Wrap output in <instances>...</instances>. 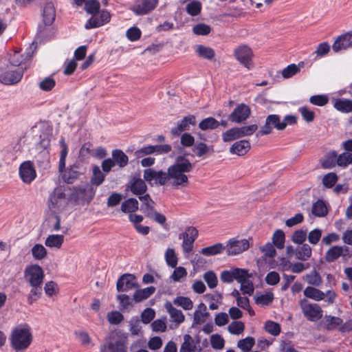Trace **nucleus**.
<instances>
[{"label":"nucleus","mask_w":352,"mask_h":352,"mask_svg":"<svg viewBox=\"0 0 352 352\" xmlns=\"http://www.w3.org/2000/svg\"><path fill=\"white\" fill-rule=\"evenodd\" d=\"M193 164L186 158L179 156L174 164L168 168V186L175 189L186 188L189 184L186 173L193 168Z\"/></svg>","instance_id":"1"},{"label":"nucleus","mask_w":352,"mask_h":352,"mask_svg":"<svg viewBox=\"0 0 352 352\" xmlns=\"http://www.w3.org/2000/svg\"><path fill=\"white\" fill-rule=\"evenodd\" d=\"M31 131L34 137L37 138L36 141L42 148L50 146L52 129L47 124L38 122L32 127Z\"/></svg>","instance_id":"2"},{"label":"nucleus","mask_w":352,"mask_h":352,"mask_svg":"<svg viewBox=\"0 0 352 352\" xmlns=\"http://www.w3.org/2000/svg\"><path fill=\"white\" fill-rule=\"evenodd\" d=\"M257 129L258 126L256 124L250 126L232 128L223 133L222 139L226 142H231L244 136L250 135Z\"/></svg>","instance_id":"3"},{"label":"nucleus","mask_w":352,"mask_h":352,"mask_svg":"<svg viewBox=\"0 0 352 352\" xmlns=\"http://www.w3.org/2000/svg\"><path fill=\"white\" fill-rule=\"evenodd\" d=\"M44 272L41 266L37 264L28 265L25 270V278L30 285H43Z\"/></svg>","instance_id":"4"},{"label":"nucleus","mask_w":352,"mask_h":352,"mask_svg":"<svg viewBox=\"0 0 352 352\" xmlns=\"http://www.w3.org/2000/svg\"><path fill=\"white\" fill-rule=\"evenodd\" d=\"M233 54L240 64L247 69H250L253 67V52L249 46L242 45L236 47L233 51Z\"/></svg>","instance_id":"5"},{"label":"nucleus","mask_w":352,"mask_h":352,"mask_svg":"<svg viewBox=\"0 0 352 352\" xmlns=\"http://www.w3.org/2000/svg\"><path fill=\"white\" fill-rule=\"evenodd\" d=\"M300 306L305 317L309 321H316L322 316V309L318 304L307 303L306 299L300 301Z\"/></svg>","instance_id":"6"},{"label":"nucleus","mask_w":352,"mask_h":352,"mask_svg":"<svg viewBox=\"0 0 352 352\" xmlns=\"http://www.w3.org/2000/svg\"><path fill=\"white\" fill-rule=\"evenodd\" d=\"M144 179L148 183L153 181L154 184L160 186H168V171L155 170L147 168L144 170Z\"/></svg>","instance_id":"7"},{"label":"nucleus","mask_w":352,"mask_h":352,"mask_svg":"<svg viewBox=\"0 0 352 352\" xmlns=\"http://www.w3.org/2000/svg\"><path fill=\"white\" fill-rule=\"evenodd\" d=\"M273 128L279 131H282L285 129V123L282 122L280 116L278 115L272 114L268 116L266 118L265 125L261 128V130L256 135L270 134L272 132Z\"/></svg>","instance_id":"8"},{"label":"nucleus","mask_w":352,"mask_h":352,"mask_svg":"<svg viewBox=\"0 0 352 352\" xmlns=\"http://www.w3.org/2000/svg\"><path fill=\"white\" fill-rule=\"evenodd\" d=\"M198 236V230L195 227H188L185 232L179 234V238L183 239L182 248L184 252H192L193 243Z\"/></svg>","instance_id":"9"},{"label":"nucleus","mask_w":352,"mask_h":352,"mask_svg":"<svg viewBox=\"0 0 352 352\" xmlns=\"http://www.w3.org/2000/svg\"><path fill=\"white\" fill-rule=\"evenodd\" d=\"M41 21L46 24L52 25L56 19V11L54 1H46L40 9Z\"/></svg>","instance_id":"10"},{"label":"nucleus","mask_w":352,"mask_h":352,"mask_svg":"<svg viewBox=\"0 0 352 352\" xmlns=\"http://www.w3.org/2000/svg\"><path fill=\"white\" fill-rule=\"evenodd\" d=\"M225 247L227 254L230 256L236 255L247 250L250 247V244L247 239L238 240L231 239Z\"/></svg>","instance_id":"11"},{"label":"nucleus","mask_w":352,"mask_h":352,"mask_svg":"<svg viewBox=\"0 0 352 352\" xmlns=\"http://www.w3.org/2000/svg\"><path fill=\"white\" fill-rule=\"evenodd\" d=\"M138 287V284L136 282L135 276L130 274H125L121 276L116 284V288L118 292H127Z\"/></svg>","instance_id":"12"},{"label":"nucleus","mask_w":352,"mask_h":352,"mask_svg":"<svg viewBox=\"0 0 352 352\" xmlns=\"http://www.w3.org/2000/svg\"><path fill=\"white\" fill-rule=\"evenodd\" d=\"M158 4V0H138L132 8V10L137 15L146 14Z\"/></svg>","instance_id":"13"},{"label":"nucleus","mask_w":352,"mask_h":352,"mask_svg":"<svg viewBox=\"0 0 352 352\" xmlns=\"http://www.w3.org/2000/svg\"><path fill=\"white\" fill-rule=\"evenodd\" d=\"M22 78V74L16 70L0 69V82L6 85L18 83Z\"/></svg>","instance_id":"14"},{"label":"nucleus","mask_w":352,"mask_h":352,"mask_svg":"<svg viewBox=\"0 0 352 352\" xmlns=\"http://www.w3.org/2000/svg\"><path fill=\"white\" fill-rule=\"evenodd\" d=\"M195 116L190 115L184 117L181 121L178 122L177 125L172 128L170 133L173 136L179 135L183 131L190 129V125H195Z\"/></svg>","instance_id":"15"},{"label":"nucleus","mask_w":352,"mask_h":352,"mask_svg":"<svg viewBox=\"0 0 352 352\" xmlns=\"http://www.w3.org/2000/svg\"><path fill=\"white\" fill-rule=\"evenodd\" d=\"M248 271L241 268H235L232 270H224L221 273L220 278L223 283H230L234 279L238 281L240 278L248 276Z\"/></svg>","instance_id":"16"},{"label":"nucleus","mask_w":352,"mask_h":352,"mask_svg":"<svg viewBox=\"0 0 352 352\" xmlns=\"http://www.w3.org/2000/svg\"><path fill=\"white\" fill-rule=\"evenodd\" d=\"M250 115V107L245 104H241L234 109L229 118L234 122L241 123L245 121Z\"/></svg>","instance_id":"17"},{"label":"nucleus","mask_w":352,"mask_h":352,"mask_svg":"<svg viewBox=\"0 0 352 352\" xmlns=\"http://www.w3.org/2000/svg\"><path fill=\"white\" fill-rule=\"evenodd\" d=\"M52 25L46 24L45 22L41 21L37 28V32L34 41L43 42L52 38L54 32L52 31Z\"/></svg>","instance_id":"18"},{"label":"nucleus","mask_w":352,"mask_h":352,"mask_svg":"<svg viewBox=\"0 0 352 352\" xmlns=\"http://www.w3.org/2000/svg\"><path fill=\"white\" fill-rule=\"evenodd\" d=\"M352 47V32L338 37L333 44L332 49L335 52Z\"/></svg>","instance_id":"19"},{"label":"nucleus","mask_w":352,"mask_h":352,"mask_svg":"<svg viewBox=\"0 0 352 352\" xmlns=\"http://www.w3.org/2000/svg\"><path fill=\"white\" fill-rule=\"evenodd\" d=\"M131 191L136 195L142 196L146 194L147 186L145 182L139 176H133L129 184Z\"/></svg>","instance_id":"20"},{"label":"nucleus","mask_w":352,"mask_h":352,"mask_svg":"<svg viewBox=\"0 0 352 352\" xmlns=\"http://www.w3.org/2000/svg\"><path fill=\"white\" fill-rule=\"evenodd\" d=\"M139 199L142 202L141 210L144 213L147 217H153V210H155V202L151 198L148 194H144L142 196H139Z\"/></svg>","instance_id":"21"},{"label":"nucleus","mask_w":352,"mask_h":352,"mask_svg":"<svg viewBox=\"0 0 352 352\" xmlns=\"http://www.w3.org/2000/svg\"><path fill=\"white\" fill-rule=\"evenodd\" d=\"M250 149V144L246 140H242L234 142L230 148V152L239 156L245 155Z\"/></svg>","instance_id":"22"},{"label":"nucleus","mask_w":352,"mask_h":352,"mask_svg":"<svg viewBox=\"0 0 352 352\" xmlns=\"http://www.w3.org/2000/svg\"><path fill=\"white\" fill-rule=\"evenodd\" d=\"M164 307L169 314L171 320L175 322L177 325L180 324L184 321L185 316L182 311L174 307L170 302H166Z\"/></svg>","instance_id":"23"},{"label":"nucleus","mask_w":352,"mask_h":352,"mask_svg":"<svg viewBox=\"0 0 352 352\" xmlns=\"http://www.w3.org/2000/svg\"><path fill=\"white\" fill-rule=\"evenodd\" d=\"M82 174L80 168L77 165L72 166L63 174V179L67 184H72Z\"/></svg>","instance_id":"24"},{"label":"nucleus","mask_w":352,"mask_h":352,"mask_svg":"<svg viewBox=\"0 0 352 352\" xmlns=\"http://www.w3.org/2000/svg\"><path fill=\"white\" fill-rule=\"evenodd\" d=\"M36 177V172L30 161L23 162V183L30 184Z\"/></svg>","instance_id":"25"},{"label":"nucleus","mask_w":352,"mask_h":352,"mask_svg":"<svg viewBox=\"0 0 352 352\" xmlns=\"http://www.w3.org/2000/svg\"><path fill=\"white\" fill-rule=\"evenodd\" d=\"M10 341L16 351L22 350V326L19 325L12 331Z\"/></svg>","instance_id":"26"},{"label":"nucleus","mask_w":352,"mask_h":352,"mask_svg":"<svg viewBox=\"0 0 352 352\" xmlns=\"http://www.w3.org/2000/svg\"><path fill=\"white\" fill-rule=\"evenodd\" d=\"M301 245V246L296 248L295 257L298 260L306 261L311 256L312 250L307 243Z\"/></svg>","instance_id":"27"},{"label":"nucleus","mask_w":352,"mask_h":352,"mask_svg":"<svg viewBox=\"0 0 352 352\" xmlns=\"http://www.w3.org/2000/svg\"><path fill=\"white\" fill-rule=\"evenodd\" d=\"M155 292V287L153 286H150L142 289H137L133 294V300L135 302H142L149 298Z\"/></svg>","instance_id":"28"},{"label":"nucleus","mask_w":352,"mask_h":352,"mask_svg":"<svg viewBox=\"0 0 352 352\" xmlns=\"http://www.w3.org/2000/svg\"><path fill=\"white\" fill-rule=\"evenodd\" d=\"M209 316L207 312V307L205 304L200 303L198 305L197 309L194 312L193 322L196 324H201L206 320V318Z\"/></svg>","instance_id":"29"},{"label":"nucleus","mask_w":352,"mask_h":352,"mask_svg":"<svg viewBox=\"0 0 352 352\" xmlns=\"http://www.w3.org/2000/svg\"><path fill=\"white\" fill-rule=\"evenodd\" d=\"M65 236L63 234H50L45 241L46 246L60 249L64 242Z\"/></svg>","instance_id":"30"},{"label":"nucleus","mask_w":352,"mask_h":352,"mask_svg":"<svg viewBox=\"0 0 352 352\" xmlns=\"http://www.w3.org/2000/svg\"><path fill=\"white\" fill-rule=\"evenodd\" d=\"M333 107L342 113H350L352 112V100L344 98L337 99L334 102Z\"/></svg>","instance_id":"31"},{"label":"nucleus","mask_w":352,"mask_h":352,"mask_svg":"<svg viewBox=\"0 0 352 352\" xmlns=\"http://www.w3.org/2000/svg\"><path fill=\"white\" fill-rule=\"evenodd\" d=\"M112 159L120 168L125 167L129 163L128 156L120 149H115L112 151Z\"/></svg>","instance_id":"32"},{"label":"nucleus","mask_w":352,"mask_h":352,"mask_svg":"<svg viewBox=\"0 0 352 352\" xmlns=\"http://www.w3.org/2000/svg\"><path fill=\"white\" fill-rule=\"evenodd\" d=\"M303 294L307 298L316 301L322 300L325 297V294L323 292L314 287H306Z\"/></svg>","instance_id":"33"},{"label":"nucleus","mask_w":352,"mask_h":352,"mask_svg":"<svg viewBox=\"0 0 352 352\" xmlns=\"http://www.w3.org/2000/svg\"><path fill=\"white\" fill-rule=\"evenodd\" d=\"M342 320L336 316L326 315L324 318L325 328L328 331H333L342 324Z\"/></svg>","instance_id":"34"},{"label":"nucleus","mask_w":352,"mask_h":352,"mask_svg":"<svg viewBox=\"0 0 352 352\" xmlns=\"http://www.w3.org/2000/svg\"><path fill=\"white\" fill-rule=\"evenodd\" d=\"M195 52L199 56L208 60L213 59L215 56V52L212 48L202 45H197Z\"/></svg>","instance_id":"35"},{"label":"nucleus","mask_w":352,"mask_h":352,"mask_svg":"<svg viewBox=\"0 0 352 352\" xmlns=\"http://www.w3.org/2000/svg\"><path fill=\"white\" fill-rule=\"evenodd\" d=\"M92 171L93 174L90 179L91 184L96 186L101 185L104 181L105 175L98 166H94Z\"/></svg>","instance_id":"36"},{"label":"nucleus","mask_w":352,"mask_h":352,"mask_svg":"<svg viewBox=\"0 0 352 352\" xmlns=\"http://www.w3.org/2000/svg\"><path fill=\"white\" fill-rule=\"evenodd\" d=\"M303 65V62H300L298 65H289L287 67H286L282 70L281 74L283 77L286 79L294 76V75L300 72V67H302Z\"/></svg>","instance_id":"37"},{"label":"nucleus","mask_w":352,"mask_h":352,"mask_svg":"<svg viewBox=\"0 0 352 352\" xmlns=\"http://www.w3.org/2000/svg\"><path fill=\"white\" fill-rule=\"evenodd\" d=\"M225 250L226 247L222 243H219L202 248L200 252L205 256H214L221 253Z\"/></svg>","instance_id":"38"},{"label":"nucleus","mask_w":352,"mask_h":352,"mask_svg":"<svg viewBox=\"0 0 352 352\" xmlns=\"http://www.w3.org/2000/svg\"><path fill=\"white\" fill-rule=\"evenodd\" d=\"M272 243L274 245L279 249L282 250L285 247V232L280 230L278 229L275 230L272 236Z\"/></svg>","instance_id":"39"},{"label":"nucleus","mask_w":352,"mask_h":352,"mask_svg":"<svg viewBox=\"0 0 352 352\" xmlns=\"http://www.w3.org/2000/svg\"><path fill=\"white\" fill-rule=\"evenodd\" d=\"M201 3L197 0H193L188 3L185 8L187 14L191 16H198L201 13Z\"/></svg>","instance_id":"40"},{"label":"nucleus","mask_w":352,"mask_h":352,"mask_svg":"<svg viewBox=\"0 0 352 352\" xmlns=\"http://www.w3.org/2000/svg\"><path fill=\"white\" fill-rule=\"evenodd\" d=\"M249 276H243L238 280V282L241 283V291L244 294L251 296L253 294L254 291V287L252 282L248 280L247 278Z\"/></svg>","instance_id":"41"},{"label":"nucleus","mask_w":352,"mask_h":352,"mask_svg":"<svg viewBox=\"0 0 352 352\" xmlns=\"http://www.w3.org/2000/svg\"><path fill=\"white\" fill-rule=\"evenodd\" d=\"M196 349L194 340L189 334L184 336V342L182 344L179 352H193Z\"/></svg>","instance_id":"42"},{"label":"nucleus","mask_w":352,"mask_h":352,"mask_svg":"<svg viewBox=\"0 0 352 352\" xmlns=\"http://www.w3.org/2000/svg\"><path fill=\"white\" fill-rule=\"evenodd\" d=\"M32 289L27 297V301L29 304H32L39 299L42 295V285H30Z\"/></svg>","instance_id":"43"},{"label":"nucleus","mask_w":352,"mask_h":352,"mask_svg":"<svg viewBox=\"0 0 352 352\" xmlns=\"http://www.w3.org/2000/svg\"><path fill=\"white\" fill-rule=\"evenodd\" d=\"M31 253L35 260L41 261L44 259L47 254L46 248L39 243L35 244L31 250Z\"/></svg>","instance_id":"44"},{"label":"nucleus","mask_w":352,"mask_h":352,"mask_svg":"<svg viewBox=\"0 0 352 352\" xmlns=\"http://www.w3.org/2000/svg\"><path fill=\"white\" fill-rule=\"evenodd\" d=\"M219 126V122L212 117H208L202 120L199 124V127L203 131L213 130Z\"/></svg>","instance_id":"45"},{"label":"nucleus","mask_w":352,"mask_h":352,"mask_svg":"<svg viewBox=\"0 0 352 352\" xmlns=\"http://www.w3.org/2000/svg\"><path fill=\"white\" fill-rule=\"evenodd\" d=\"M193 151L196 153L197 156L202 157L209 153L214 152V148L212 146L207 145L204 142H199L195 144Z\"/></svg>","instance_id":"46"},{"label":"nucleus","mask_w":352,"mask_h":352,"mask_svg":"<svg viewBox=\"0 0 352 352\" xmlns=\"http://www.w3.org/2000/svg\"><path fill=\"white\" fill-rule=\"evenodd\" d=\"M138 201L136 199L129 198L121 205V210L124 212H133L138 209Z\"/></svg>","instance_id":"47"},{"label":"nucleus","mask_w":352,"mask_h":352,"mask_svg":"<svg viewBox=\"0 0 352 352\" xmlns=\"http://www.w3.org/2000/svg\"><path fill=\"white\" fill-rule=\"evenodd\" d=\"M340 246L335 245L330 248L325 254V260L328 263H332L341 256Z\"/></svg>","instance_id":"48"},{"label":"nucleus","mask_w":352,"mask_h":352,"mask_svg":"<svg viewBox=\"0 0 352 352\" xmlns=\"http://www.w3.org/2000/svg\"><path fill=\"white\" fill-rule=\"evenodd\" d=\"M312 213L317 217H324L327 214V208L322 200H318L312 206Z\"/></svg>","instance_id":"49"},{"label":"nucleus","mask_w":352,"mask_h":352,"mask_svg":"<svg viewBox=\"0 0 352 352\" xmlns=\"http://www.w3.org/2000/svg\"><path fill=\"white\" fill-rule=\"evenodd\" d=\"M307 238V230L299 229L294 231L291 236L292 241L295 244H305L304 242Z\"/></svg>","instance_id":"50"},{"label":"nucleus","mask_w":352,"mask_h":352,"mask_svg":"<svg viewBox=\"0 0 352 352\" xmlns=\"http://www.w3.org/2000/svg\"><path fill=\"white\" fill-rule=\"evenodd\" d=\"M38 42L33 41L30 46L26 50V56L25 61L23 60V70L28 69L30 66V60L37 49Z\"/></svg>","instance_id":"51"},{"label":"nucleus","mask_w":352,"mask_h":352,"mask_svg":"<svg viewBox=\"0 0 352 352\" xmlns=\"http://www.w3.org/2000/svg\"><path fill=\"white\" fill-rule=\"evenodd\" d=\"M173 302L185 310H190L193 307L192 301L188 297L177 296L174 299Z\"/></svg>","instance_id":"52"},{"label":"nucleus","mask_w":352,"mask_h":352,"mask_svg":"<svg viewBox=\"0 0 352 352\" xmlns=\"http://www.w3.org/2000/svg\"><path fill=\"white\" fill-rule=\"evenodd\" d=\"M255 302L257 305H267L270 304L274 299V294L272 292H266L263 294L258 295L254 296Z\"/></svg>","instance_id":"53"},{"label":"nucleus","mask_w":352,"mask_h":352,"mask_svg":"<svg viewBox=\"0 0 352 352\" xmlns=\"http://www.w3.org/2000/svg\"><path fill=\"white\" fill-rule=\"evenodd\" d=\"M254 339L252 337H247L240 340L237 343V346L244 352H249L254 345Z\"/></svg>","instance_id":"54"},{"label":"nucleus","mask_w":352,"mask_h":352,"mask_svg":"<svg viewBox=\"0 0 352 352\" xmlns=\"http://www.w3.org/2000/svg\"><path fill=\"white\" fill-rule=\"evenodd\" d=\"M166 320L165 316L154 320L151 324L152 330L155 332H165L167 328Z\"/></svg>","instance_id":"55"},{"label":"nucleus","mask_w":352,"mask_h":352,"mask_svg":"<svg viewBox=\"0 0 352 352\" xmlns=\"http://www.w3.org/2000/svg\"><path fill=\"white\" fill-rule=\"evenodd\" d=\"M165 259L167 265L173 268L177 265L178 259L175 250L172 248H168L165 252Z\"/></svg>","instance_id":"56"},{"label":"nucleus","mask_w":352,"mask_h":352,"mask_svg":"<svg viewBox=\"0 0 352 352\" xmlns=\"http://www.w3.org/2000/svg\"><path fill=\"white\" fill-rule=\"evenodd\" d=\"M265 331L274 336L279 335L280 332V326L278 323L267 320L265 324Z\"/></svg>","instance_id":"57"},{"label":"nucleus","mask_w":352,"mask_h":352,"mask_svg":"<svg viewBox=\"0 0 352 352\" xmlns=\"http://www.w3.org/2000/svg\"><path fill=\"white\" fill-rule=\"evenodd\" d=\"M33 340V336L30 327L27 324H23V350L27 349Z\"/></svg>","instance_id":"58"},{"label":"nucleus","mask_w":352,"mask_h":352,"mask_svg":"<svg viewBox=\"0 0 352 352\" xmlns=\"http://www.w3.org/2000/svg\"><path fill=\"white\" fill-rule=\"evenodd\" d=\"M108 348L110 352H126V347L121 339L110 342Z\"/></svg>","instance_id":"59"},{"label":"nucleus","mask_w":352,"mask_h":352,"mask_svg":"<svg viewBox=\"0 0 352 352\" xmlns=\"http://www.w3.org/2000/svg\"><path fill=\"white\" fill-rule=\"evenodd\" d=\"M245 329L244 323L241 321H234L228 327V331L234 335L241 334Z\"/></svg>","instance_id":"60"},{"label":"nucleus","mask_w":352,"mask_h":352,"mask_svg":"<svg viewBox=\"0 0 352 352\" xmlns=\"http://www.w3.org/2000/svg\"><path fill=\"white\" fill-rule=\"evenodd\" d=\"M58 286L54 281H48L45 284L44 291L48 297H52L58 293Z\"/></svg>","instance_id":"61"},{"label":"nucleus","mask_w":352,"mask_h":352,"mask_svg":"<svg viewBox=\"0 0 352 352\" xmlns=\"http://www.w3.org/2000/svg\"><path fill=\"white\" fill-rule=\"evenodd\" d=\"M305 280L309 285L316 287L320 285L322 283V278L316 270H313L310 274H307Z\"/></svg>","instance_id":"62"},{"label":"nucleus","mask_w":352,"mask_h":352,"mask_svg":"<svg viewBox=\"0 0 352 352\" xmlns=\"http://www.w3.org/2000/svg\"><path fill=\"white\" fill-rule=\"evenodd\" d=\"M204 279L208 286L212 289L217 287L218 280L216 274L212 271H208L204 274Z\"/></svg>","instance_id":"63"},{"label":"nucleus","mask_w":352,"mask_h":352,"mask_svg":"<svg viewBox=\"0 0 352 352\" xmlns=\"http://www.w3.org/2000/svg\"><path fill=\"white\" fill-rule=\"evenodd\" d=\"M129 331L133 336L138 335L142 327L140 325V320L138 316L133 317L129 322Z\"/></svg>","instance_id":"64"}]
</instances>
